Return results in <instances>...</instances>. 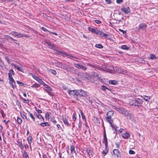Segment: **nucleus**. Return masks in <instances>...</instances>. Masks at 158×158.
<instances>
[{"label": "nucleus", "instance_id": "nucleus-1", "mask_svg": "<svg viewBox=\"0 0 158 158\" xmlns=\"http://www.w3.org/2000/svg\"><path fill=\"white\" fill-rule=\"evenodd\" d=\"M115 110L125 116H126L128 119H130L131 118V114L129 113V111L123 108H116Z\"/></svg>", "mask_w": 158, "mask_h": 158}, {"label": "nucleus", "instance_id": "nucleus-2", "mask_svg": "<svg viewBox=\"0 0 158 158\" xmlns=\"http://www.w3.org/2000/svg\"><path fill=\"white\" fill-rule=\"evenodd\" d=\"M114 112L112 110H110L107 112L106 115L107 116L106 118L107 122H108L110 124V127H113V125L112 123H113V121L111 118V117L113 116Z\"/></svg>", "mask_w": 158, "mask_h": 158}, {"label": "nucleus", "instance_id": "nucleus-3", "mask_svg": "<svg viewBox=\"0 0 158 158\" xmlns=\"http://www.w3.org/2000/svg\"><path fill=\"white\" fill-rule=\"evenodd\" d=\"M56 53L58 55H61L62 56L64 57L65 55L67 56H72L73 58H75L76 59H77V58L75 56H73L71 54H68L66 53V52H64L60 51L58 50H56Z\"/></svg>", "mask_w": 158, "mask_h": 158}, {"label": "nucleus", "instance_id": "nucleus-4", "mask_svg": "<svg viewBox=\"0 0 158 158\" xmlns=\"http://www.w3.org/2000/svg\"><path fill=\"white\" fill-rule=\"evenodd\" d=\"M64 69L66 70L68 72H71L72 73H74L75 72V69L74 68L69 66H67L66 64Z\"/></svg>", "mask_w": 158, "mask_h": 158}, {"label": "nucleus", "instance_id": "nucleus-5", "mask_svg": "<svg viewBox=\"0 0 158 158\" xmlns=\"http://www.w3.org/2000/svg\"><path fill=\"white\" fill-rule=\"evenodd\" d=\"M78 90H69L68 91V93L69 95L71 96H73L74 97H76L78 95Z\"/></svg>", "mask_w": 158, "mask_h": 158}, {"label": "nucleus", "instance_id": "nucleus-6", "mask_svg": "<svg viewBox=\"0 0 158 158\" xmlns=\"http://www.w3.org/2000/svg\"><path fill=\"white\" fill-rule=\"evenodd\" d=\"M78 95H79L80 96L82 97H86L87 96L86 92L82 89L78 90Z\"/></svg>", "mask_w": 158, "mask_h": 158}, {"label": "nucleus", "instance_id": "nucleus-7", "mask_svg": "<svg viewBox=\"0 0 158 158\" xmlns=\"http://www.w3.org/2000/svg\"><path fill=\"white\" fill-rule=\"evenodd\" d=\"M116 70L117 73L123 74H125L127 73V71L126 70L123 69L121 68H116Z\"/></svg>", "mask_w": 158, "mask_h": 158}, {"label": "nucleus", "instance_id": "nucleus-8", "mask_svg": "<svg viewBox=\"0 0 158 158\" xmlns=\"http://www.w3.org/2000/svg\"><path fill=\"white\" fill-rule=\"evenodd\" d=\"M9 83L11 85V87L14 88L15 86V82L12 76H9Z\"/></svg>", "mask_w": 158, "mask_h": 158}, {"label": "nucleus", "instance_id": "nucleus-9", "mask_svg": "<svg viewBox=\"0 0 158 158\" xmlns=\"http://www.w3.org/2000/svg\"><path fill=\"white\" fill-rule=\"evenodd\" d=\"M55 65L56 66L64 69L65 64L60 62H55Z\"/></svg>", "mask_w": 158, "mask_h": 158}, {"label": "nucleus", "instance_id": "nucleus-10", "mask_svg": "<svg viewBox=\"0 0 158 158\" xmlns=\"http://www.w3.org/2000/svg\"><path fill=\"white\" fill-rule=\"evenodd\" d=\"M121 10L125 14H127L130 12V9L129 7H123L122 8Z\"/></svg>", "mask_w": 158, "mask_h": 158}, {"label": "nucleus", "instance_id": "nucleus-11", "mask_svg": "<svg viewBox=\"0 0 158 158\" xmlns=\"http://www.w3.org/2000/svg\"><path fill=\"white\" fill-rule=\"evenodd\" d=\"M135 101L136 102L137 104L138 105V107L140 106V105H139L142 104L143 102V100L139 98H136L135 99Z\"/></svg>", "mask_w": 158, "mask_h": 158}, {"label": "nucleus", "instance_id": "nucleus-12", "mask_svg": "<svg viewBox=\"0 0 158 158\" xmlns=\"http://www.w3.org/2000/svg\"><path fill=\"white\" fill-rule=\"evenodd\" d=\"M147 25L144 23H140L139 26V29L144 30L146 28Z\"/></svg>", "mask_w": 158, "mask_h": 158}, {"label": "nucleus", "instance_id": "nucleus-13", "mask_svg": "<svg viewBox=\"0 0 158 158\" xmlns=\"http://www.w3.org/2000/svg\"><path fill=\"white\" fill-rule=\"evenodd\" d=\"M113 152L118 157L120 156V152L118 149H114L113 151Z\"/></svg>", "mask_w": 158, "mask_h": 158}, {"label": "nucleus", "instance_id": "nucleus-14", "mask_svg": "<svg viewBox=\"0 0 158 158\" xmlns=\"http://www.w3.org/2000/svg\"><path fill=\"white\" fill-rule=\"evenodd\" d=\"M86 151L89 157H90V156H92L93 153V151L92 150L89 148H87L86 149Z\"/></svg>", "mask_w": 158, "mask_h": 158}, {"label": "nucleus", "instance_id": "nucleus-15", "mask_svg": "<svg viewBox=\"0 0 158 158\" xmlns=\"http://www.w3.org/2000/svg\"><path fill=\"white\" fill-rule=\"evenodd\" d=\"M130 136V135L129 133L126 132L122 134V137L125 139H127Z\"/></svg>", "mask_w": 158, "mask_h": 158}, {"label": "nucleus", "instance_id": "nucleus-16", "mask_svg": "<svg viewBox=\"0 0 158 158\" xmlns=\"http://www.w3.org/2000/svg\"><path fill=\"white\" fill-rule=\"evenodd\" d=\"M103 32L102 30H99L98 29H97V31L96 34L97 35H99L100 37H102Z\"/></svg>", "mask_w": 158, "mask_h": 158}, {"label": "nucleus", "instance_id": "nucleus-17", "mask_svg": "<svg viewBox=\"0 0 158 158\" xmlns=\"http://www.w3.org/2000/svg\"><path fill=\"white\" fill-rule=\"evenodd\" d=\"M23 37H24L27 38L30 37V36L28 35L18 33L17 37H18L20 38Z\"/></svg>", "mask_w": 158, "mask_h": 158}, {"label": "nucleus", "instance_id": "nucleus-18", "mask_svg": "<svg viewBox=\"0 0 158 158\" xmlns=\"http://www.w3.org/2000/svg\"><path fill=\"white\" fill-rule=\"evenodd\" d=\"M12 65L14 67L16 68L19 71L21 72H22L23 71V69L22 68H21L19 67L16 64H12Z\"/></svg>", "mask_w": 158, "mask_h": 158}, {"label": "nucleus", "instance_id": "nucleus-19", "mask_svg": "<svg viewBox=\"0 0 158 158\" xmlns=\"http://www.w3.org/2000/svg\"><path fill=\"white\" fill-rule=\"evenodd\" d=\"M35 79L41 84L43 85V84L44 83V82L43 81V80L39 78L38 77H36Z\"/></svg>", "mask_w": 158, "mask_h": 158}, {"label": "nucleus", "instance_id": "nucleus-20", "mask_svg": "<svg viewBox=\"0 0 158 158\" xmlns=\"http://www.w3.org/2000/svg\"><path fill=\"white\" fill-rule=\"evenodd\" d=\"M88 30L89 31H90L96 34L97 31V29L94 28H91L90 27H89L88 28Z\"/></svg>", "mask_w": 158, "mask_h": 158}, {"label": "nucleus", "instance_id": "nucleus-21", "mask_svg": "<svg viewBox=\"0 0 158 158\" xmlns=\"http://www.w3.org/2000/svg\"><path fill=\"white\" fill-rule=\"evenodd\" d=\"M71 151L72 153H74L76 154V152L75 150V147L73 145H72L70 147Z\"/></svg>", "mask_w": 158, "mask_h": 158}, {"label": "nucleus", "instance_id": "nucleus-22", "mask_svg": "<svg viewBox=\"0 0 158 158\" xmlns=\"http://www.w3.org/2000/svg\"><path fill=\"white\" fill-rule=\"evenodd\" d=\"M10 34L15 37H18V33L15 31H11Z\"/></svg>", "mask_w": 158, "mask_h": 158}, {"label": "nucleus", "instance_id": "nucleus-23", "mask_svg": "<svg viewBox=\"0 0 158 158\" xmlns=\"http://www.w3.org/2000/svg\"><path fill=\"white\" fill-rule=\"evenodd\" d=\"M130 104L132 106H138V105L137 104L136 102L135 101V99L133 100L132 102H131Z\"/></svg>", "mask_w": 158, "mask_h": 158}, {"label": "nucleus", "instance_id": "nucleus-24", "mask_svg": "<svg viewBox=\"0 0 158 158\" xmlns=\"http://www.w3.org/2000/svg\"><path fill=\"white\" fill-rule=\"evenodd\" d=\"M121 48L123 49L127 50H128L129 49V47H127V46L125 45H122L121 47Z\"/></svg>", "mask_w": 158, "mask_h": 158}, {"label": "nucleus", "instance_id": "nucleus-25", "mask_svg": "<svg viewBox=\"0 0 158 158\" xmlns=\"http://www.w3.org/2000/svg\"><path fill=\"white\" fill-rule=\"evenodd\" d=\"M149 58L150 59L152 60H153L156 59V58L155 56V55L151 54L150 55Z\"/></svg>", "mask_w": 158, "mask_h": 158}, {"label": "nucleus", "instance_id": "nucleus-26", "mask_svg": "<svg viewBox=\"0 0 158 158\" xmlns=\"http://www.w3.org/2000/svg\"><path fill=\"white\" fill-rule=\"evenodd\" d=\"M143 99L146 101H148L150 100V97L146 96H144L143 97Z\"/></svg>", "mask_w": 158, "mask_h": 158}, {"label": "nucleus", "instance_id": "nucleus-27", "mask_svg": "<svg viewBox=\"0 0 158 158\" xmlns=\"http://www.w3.org/2000/svg\"><path fill=\"white\" fill-rule=\"evenodd\" d=\"M62 120L65 124L67 126L69 125L68 121L66 118H62Z\"/></svg>", "mask_w": 158, "mask_h": 158}, {"label": "nucleus", "instance_id": "nucleus-28", "mask_svg": "<svg viewBox=\"0 0 158 158\" xmlns=\"http://www.w3.org/2000/svg\"><path fill=\"white\" fill-rule=\"evenodd\" d=\"M5 37L6 39L8 40H10L11 41H13L14 40V39L10 37V36L8 35H5Z\"/></svg>", "mask_w": 158, "mask_h": 158}, {"label": "nucleus", "instance_id": "nucleus-29", "mask_svg": "<svg viewBox=\"0 0 158 158\" xmlns=\"http://www.w3.org/2000/svg\"><path fill=\"white\" fill-rule=\"evenodd\" d=\"M95 47L99 48H103V46L101 44H97L95 45Z\"/></svg>", "mask_w": 158, "mask_h": 158}, {"label": "nucleus", "instance_id": "nucleus-30", "mask_svg": "<svg viewBox=\"0 0 158 158\" xmlns=\"http://www.w3.org/2000/svg\"><path fill=\"white\" fill-rule=\"evenodd\" d=\"M114 131V133L115 134V135L117 134V127L113 125V127H111Z\"/></svg>", "mask_w": 158, "mask_h": 158}, {"label": "nucleus", "instance_id": "nucleus-31", "mask_svg": "<svg viewBox=\"0 0 158 158\" xmlns=\"http://www.w3.org/2000/svg\"><path fill=\"white\" fill-rule=\"evenodd\" d=\"M27 112H28V114H30V116L31 117V118L33 119V120L34 121H35V118L34 116L33 115L32 113H31L30 112H29L28 110H27Z\"/></svg>", "mask_w": 158, "mask_h": 158}, {"label": "nucleus", "instance_id": "nucleus-32", "mask_svg": "<svg viewBox=\"0 0 158 158\" xmlns=\"http://www.w3.org/2000/svg\"><path fill=\"white\" fill-rule=\"evenodd\" d=\"M36 117L40 119H42V121H44V118L41 115L36 114Z\"/></svg>", "mask_w": 158, "mask_h": 158}, {"label": "nucleus", "instance_id": "nucleus-33", "mask_svg": "<svg viewBox=\"0 0 158 158\" xmlns=\"http://www.w3.org/2000/svg\"><path fill=\"white\" fill-rule=\"evenodd\" d=\"M14 70L13 69H10V71L9 73H8V77H9V76H12V75H14Z\"/></svg>", "mask_w": 158, "mask_h": 158}, {"label": "nucleus", "instance_id": "nucleus-34", "mask_svg": "<svg viewBox=\"0 0 158 158\" xmlns=\"http://www.w3.org/2000/svg\"><path fill=\"white\" fill-rule=\"evenodd\" d=\"M49 71L54 75H56V71L54 69H50Z\"/></svg>", "mask_w": 158, "mask_h": 158}, {"label": "nucleus", "instance_id": "nucleus-35", "mask_svg": "<svg viewBox=\"0 0 158 158\" xmlns=\"http://www.w3.org/2000/svg\"><path fill=\"white\" fill-rule=\"evenodd\" d=\"M110 84L113 85H115L117 83V81L115 80H111L109 81Z\"/></svg>", "mask_w": 158, "mask_h": 158}, {"label": "nucleus", "instance_id": "nucleus-36", "mask_svg": "<svg viewBox=\"0 0 158 158\" xmlns=\"http://www.w3.org/2000/svg\"><path fill=\"white\" fill-rule=\"evenodd\" d=\"M74 65L76 68L78 69H80L81 66V65L79 64H74Z\"/></svg>", "mask_w": 158, "mask_h": 158}, {"label": "nucleus", "instance_id": "nucleus-37", "mask_svg": "<svg viewBox=\"0 0 158 158\" xmlns=\"http://www.w3.org/2000/svg\"><path fill=\"white\" fill-rule=\"evenodd\" d=\"M4 66V64L3 61L0 58V67H3Z\"/></svg>", "mask_w": 158, "mask_h": 158}, {"label": "nucleus", "instance_id": "nucleus-38", "mask_svg": "<svg viewBox=\"0 0 158 158\" xmlns=\"http://www.w3.org/2000/svg\"><path fill=\"white\" fill-rule=\"evenodd\" d=\"M40 86V85L37 83H35L31 86V87L38 88Z\"/></svg>", "mask_w": 158, "mask_h": 158}, {"label": "nucleus", "instance_id": "nucleus-39", "mask_svg": "<svg viewBox=\"0 0 158 158\" xmlns=\"http://www.w3.org/2000/svg\"><path fill=\"white\" fill-rule=\"evenodd\" d=\"M81 114V115L82 118L84 120L86 121V119L85 118V115H84L83 112L81 111V110L80 111Z\"/></svg>", "mask_w": 158, "mask_h": 158}, {"label": "nucleus", "instance_id": "nucleus-40", "mask_svg": "<svg viewBox=\"0 0 158 158\" xmlns=\"http://www.w3.org/2000/svg\"><path fill=\"white\" fill-rule=\"evenodd\" d=\"M5 42L4 40L2 38H0V45H1Z\"/></svg>", "mask_w": 158, "mask_h": 158}, {"label": "nucleus", "instance_id": "nucleus-41", "mask_svg": "<svg viewBox=\"0 0 158 158\" xmlns=\"http://www.w3.org/2000/svg\"><path fill=\"white\" fill-rule=\"evenodd\" d=\"M17 121L19 124H21L22 122V120L21 118L17 117Z\"/></svg>", "mask_w": 158, "mask_h": 158}, {"label": "nucleus", "instance_id": "nucleus-42", "mask_svg": "<svg viewBox=\"0 0 158 158\" xmlns=\"http://www.w3.org/2000/svg\"><path fill=\"white\" fill-rule=\"evenodd\" d=\"M20 114H21V116L22 117L23 119H26V120H27V117L24 114H23L22 113H20Z\"/></svg>", "mask_w": 158, "mask_h": 158}, {"label": "nucleus", "instance_id": "nucleus-43", "mask_svg": "<svg viewBox=\"0 0 158 158\" xmlns=\"http://www.w3.org/2000/svg\"><path fill=\"white\" fill-rule=\"evenodd\" d=\"M101 87H102V89L103 90L105 91H106V89L109 90H110L109 89H108L104 85L102 86Z\"/></svg>", "mask_w": 158, "mask_h": 158}, {"label": "nucleus", "instance_id": "nucleus-44", "mask_svg": "<svg viewBox=\"0 0 158 158\" xmlns=\"http://www.w3.org/2000/svg\"><path fill=\"white\" fill-rule=\"evenodd\" d=\"M109 36V35L108 34L103 33L102 37H103L105 38H107Z\"/></svg>", "mask_w": 158, "mask_h": 158}, {"label": "nucleus", "instance_id": "nucleus-45", "mask_svg": "<svg viewBox=\"0 0 158 158\" xmlns=\"http://www.w3.org/2000/svg\"><path fill=\"white\" fill-rule=\"evenodd\" d=\"M78 127L80 130L81 129L82 127V122L81 120L79 121V123L78 124Z\"/></svg>", "mask_w": 158, "mask_h": 158}, {"label": "nucleus", "instance_id": "nucleus-46", "mask_svg": "<svg viewBox=\"0 0 158 158\" xmlns=\"http://www.w3.org/2000/svg\"><path fill=\"white\" fill-rule=\"evenodd\" d=\"M23 156L25 158H29L28 155L27 154V152L25 151L23 154Z\"/></svg>", "mask_w": 158, "mask_h": 158}, {"label": "nucleus", "instance_id": "nucleus-47", "mask_svg": "<svg viewBox=\"0 0 158 158\" xmlns=\"http://www.w3.org/2000/svg\"><path fill=\"white\" fill-rule=\"evenodd\" d=\"M93 75H94V77H96L99 79H100V77L96 73H94Z\"/></svg>", "mask_w": 158, "mask_h": 158}, {"label": "nucleus", "instance_id": "nucleus-48", "mask_svg": "<svg viewBox=\"0 0 158 158\" xmlns=\"http://www.w3.org/2000/svg\"><path fill=\"white\" fill-rule=\"evenodd\" d=\"M50 46V48H52V49H54V50H55V49L56 48V46L53 44H51V45Z\"/></svg>", "mask_w": 158, "mask_h": 158}, {"label": "nucleus", "instance_id": "nucleus-49", "mask_svg": "<svg viewBox=\"0 0 158 158\" xmlns=\"http://www.w3.org/2000/svg\"><path fill=\"white\" fill-rule=\"evenodd\" d=\"M47 90H46L49 93V94H50L51 93L50 92H49V91H51L52 90V89L50 86H49L47 88Z\"/></svg>", "mask_w": 158, "mask_h": 158}, {"label": "nucleus", "instance_id": "nucleus-50", "mask_svg": "<svg viewBox=\"0 0 158 158\" xmlns=\"http://www.w3.org/2000/svg\"><path fill=\"white\" fill-rule=\"evenodd\" d=\"M5 59L7 61V62H8V64H10V61L9 60V58H8V56H5Z\"/></svg>", "mask_w": 158, "mask_h": 158}, {"label": "nucleus", "instance_id": "nucleus-51", "mask_svg": "<svg viewBox=\"0 0 158 158\" xmlns=\"http://www.w3.org/2000/svg\"><path fill=\"white\" fill-rule=\"evenodd\" d=\"M108 152L106 150H103L102 152V155L105 156L108 153Z\"/></svg>", "mask_w": 158, "mask_h": 158}, {"label": "nucleus", "instance_id": "nucleus-52", "mask_svg": "<svg viewBox=\"0 0 158 158\" xmlns=\"http://www.w3.org/2000/svg\"><path fill=\"white\" fill-rule=\"evenodd\" d=\"M51 121L54 123H56V121L55 120L53 117L51 118Z\"/></svg>", "mask_w": 158, "mask_h": 158}, {"label": "nucleus", "instance_id": "nucleus-53", "mask_svg": "<svg viewBox=\"0 0 158 158\" xmlns=\"http://www.w3.org/2000/svg\"><path fill=\"white\" fill-rule=\"evenodd\" d=\"M76 114H73V121L74 122L76 120Z\"/></svg>", "mask_w": 158, "mask_h": 158}, {"label": "nucleus", "instance_id": "nucleus-54", "mask_svg": "<svg viewBox=\"0 0 158 158\" xmlns=\"http://www.w3.org/2000/svg\"><path fill=\"white\" fill-rule=\"evenodd\" d=\"M87 68L85 66H83L81 65V68L80 69H81L84 70H86Z\"/></svg>", "mask_w": 158, "mask_h": 158}, {"label": "nucleus", "instance_id": "nucleus-55", "mask_svg": "<svg viewBox=\"0 0 158 158\" xmlns=\"http://www.w3.org/2000/svg\"><path fill=\"white\" fill-rule=\"evenodd\" d=\"M32 137L31 136L29 137L28 138V141L29 143H31V142H32Z\"/></svg>", "mask_w": 158, "mask_h": 158}, {"label": "nucleus", "instance_id": "nucleus-56", "mask_svg": "<svg viewBox=\"0 0 158 158\" xmlns=\"http://www.w3.org/2000/svg\"><path fill=\"white\" fill-rule=\"evenodd\" d=\"M94 21L97 24H100L102 23L100 20H95Z\"/></svg>", "mask_w": 158, "mask_h": 158}, {"label": "nucleus", "instance_id": "nucleus-57", "mask_svg": "<svg viewBox=\"0 0 158 158\" xmlns=\"http://www.w3.org/2000/svg\"><path fill=\"white\" fill-rule=\"evenodd\" d=\"M40 125L43 127L46 126V122L41 123H40Z\"/></svg>", "mask_w": 158, "mask_h": 158}, {"label": "nucleus", "instance_id": "nucleus-58", "mask_svg": "<svg viewBox=\"0 0 158 158\" xmlns=\"http://www.w3.org/2000/svg\"><path fill=\"white\" fill-rule=\"evenodd\" d=\"M41 29L42 30H43V31H44L45 32H47V31H49H49L47 29H46V28H45L44 27H41Z\"/></svg>", "mask_w": 158, "mask_h": 158}, {"label": "nucleus", "instance_id": "nucleus-59", "mask_svg": "<svg viewBox=\"0 0 158 158\" xmlns=\"http://www.w3.org/2000/svg\"><path fill=\"white\" fill-rule=\"evenodd\" d=\"M129 153L130 154H135V152L134 151H133L132 150H130L129 151Z\"/></svg>", "mask_w": 158, "mask_h": 158}, {"label": "nucleus", "instance_id": "nucleus-60", "mask_svg": "<svg viewBox=\"0 0 158 158\" xmlns=\"http://www.w3.org/2000/svg\"><path fill=\"white\" fill-rule=\"evenodd\" d=\"M45 117L46 118H48L49 117V114L48 113H47L45 115Z\"/></svg>", "mask_w": 158, "mask_h": 158}, {"label": "nucleus", "instance_id": "nucleus-61", "mask_svg": "<svg viewBox=\"0 0 158 158\" xmlns=\"http://www.w3.org/2000/svg\"><path fill=\"white\" fill-rule=\"evenodd\" d=\"M23 101H24V103H28L29 102V101L28 99L26 100L25 99L23 98Z\"/></svg>", "mask_w": 158, "mask_h": 158}, {"label": "nucleus", "instance_id": "nucleus-62", "mask_svg": "<svg viewBox=\"0 0 158 158\" xmlns=\"http://www.w3.org/2000/svg\"><path fill=\"white\" fill-rule=\"evenodd\" d=\"M36 111L38 113V114H39L40 113H42V111L41 110H40L39 109H36Z\"/></svg>", "mask_w": 158, "mask_h": 158}, {"label": "nucleus", "instance_id": "nucleus-63", "mask_svg": "<svg viewBox=\"0 0 158 158\" xmlns=\"http://www.w3.org/2000/svg\"><path fill=\"white\" fill-rule=\"evenodd\" d=\"M123 0H116V2L118 4H120L122 2H123Z\"/></svg>", "mask_w": 158, "mask_h": 158}, {"label": "nucleus", "instance_id": "nucleus-64", "mask_svg": "<svg viewBox=\"0 0 158 158\" xmlns=\"http://www.w3.org/2000/svg\"><path fill=\"white\" fill-rule=\"evenodd\" d=\"M105 1L108 4H110L111 3V0H105Z\"/></svg>", "mask_w": 158, "mask_h": 158}]
</instances>
